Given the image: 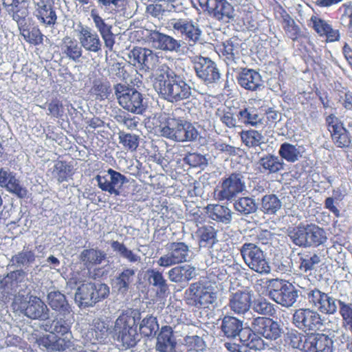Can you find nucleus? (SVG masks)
<instances>
[{
  "instance_id": "obj_52",
  "label": "nucleus",
  "mask_w": 352,
  "mask_h": 352,
  "mask_svg": "<svg viewBox=\"0 0 352 352\" xmlns=\"http://www.w3.org/2000/svg\"><path fill=\"white\" fill-rule=\"evenodd\" d=\"M338 304L343 327L352 332V303L338 300Z\"/></svg>"
},
{
  "instance_id": "obj_25",
  "label": "nucleus",
  "mask_w": 352,
  "mask_h": 352,
  "mask_svg": "<svg viewBox=\"0 0 352 352\" xmlns=\"http://www.w3.org/2000/svg\"><path fill=\"white\" fill-rule=\"evenodd\" d=\"M227 56V64L229 67L230 70H232L235 74L234 75L238 83L242 85V67H240L242 55V47L241 45H231L226 48Z\"/></svg>"
},
{
  "instance_id": "obj_26",
  "label": "nucleus",
  "mask_w": 352,
  "mask_h": 352,
  "mask_svg": "<svg viewBox=\"0 0 352 352\" xmlns=\"http://www.w3.org/2000/svg\"><path fill=\"white\" fill-rule=\"evenodd\" d=\"M25 316L31 319L46 320L49 318V309L37 297H30L26 307L23 309Z\"/></svg>"
},
{
  "instance_id": "obj_36",
  "label": "nucleus",
  "mask_w": 352,
  "mask_h": 352,
  "mask_svg": "<svg viewBox=\"0 0 352 352\" xmlns=\"http://www.w3.org/2000/svg\"><path fill=\"white\" fill-rule=\"evenodd\" d=\"M110 244L113 251L129 263L138 264L142 262L141 256L129 249L123 243L118 241H111Z\"/></svg>"
},
{
  "instance_id": "obj_56",
  "label": "nucleus",
  "mask_w": 352,
  "mask_h": 352,
  "mask_svg": "<svg viewBox=\"0 0 352 352\" xmlns=\"http://www.w3.org/2000/svg\"><path fill=\"white\" fill-rule=\"evenodd\" d=\"M115 119L118 123L122 124L129 130L137 129L140 118L136 116H131L126 113H122L116 116Z\"/></svg>"
},
{
  "instance_id": "obj_44",
  "label": "nucleus",
  "mask_w": 352,
  "mask_h": 352,
  "mask_svg": "<svg viewBox=\"0 0 352 352\" xmlns=\"http://www.w3.org/2000/svg\"><path fill=\"white\" fill-rule=\"evenodd\" d=\"M240 283L236 281L231 282V297L230 299V307L234 313L240 314L242 312V290L236 289Z\"/></svg>"
},
{
  "instance_id": "obj_61",
  "label": "nucleus",
  "mask_w": 352,
  "mask_h": 352,
  "mask_svg": "<svg viewBox=\"0 0 352 352\" xmlns=\"http://www.w3.org/2000/svg\"><path fill=\"white\" fill-rule=\"evenodd\" d=\"M126 0H98V6L105 11H117L122 8Z\"/></svg>"
},
{
  "instance_id": "obj_23",
  "label": "nucleus",
  "mask_w": 352,
  "mask_h": 352,
  "mask_svg": "<svg viewBox=\"0 0 352 352\" xmlns=\"http://www.w3.org/2000/svg\"><path fill=\"white\" fill-rule=\"evenodd\" d=\"M0 186L8 192L23 198L27 195V190L23 187L15 175L4 168L0 169Z\"/></svg>"
},
{
  "instance_id": "obj_40",
  "label": "nucleus",
  "mask_w": 352,
  "mask_h": 352,
  "mask_svg": "<svg viewBox=\"0 0 352 352\" xmlns=\"http://www.w3.org/2000/svg\"><path fill=\"white\" fill-rule=\"evenodd\" d=\"M47 302L51 308L58 311H69V305L64 294L59 291H51L47 294Z\"/></svg>"
},
{
  "instance_id": "obj_21",
  "label": "nucleus",
  "mask_w": 352,
  "mask_h": 352,
  "mask_svg": "<svg viewBox=\"0 0 352 352\" xmlns=\"http://www.w3.org/2000/svg\"><path fill=\"white\" fill-rule=\"evenodd\" d=\"M188 290L191 300L193 301L192 304L196 307H207L214 301V293L201 283L192 284Z\"/></svg>"
},
{
  "instance_id": "obj_59",
  "label": "nucleus",
  "mask_w": 352,
  "mask_h": 352,
  "mask_svg": "<svg viewBox=\"0 0 352 352\" xmlns=\"http://www.w3.org/2000/svg\"><path fill=\"white\" fill-rule=\"evenodd\" d=\"M201 245L206 246L207 244H214L215 241L216 232L214 229L211 227H203L199 230Z\"/></svg>"
},
{
  "instance_id": "obj_51",
  "label": "nucleus",
  "mask_w": 352,
  "mask_h": 352,
  "mask_svg": "<svg viewBox=\"0 0 352 352\" xmlns=\"http://www.w3.org/2000/svg\"><path fill=\"white\" fill-rule=\"evenodd\" d=\"M252 306L254 311L261 315L274 316L276 313L274 305L265 299L254 300Z\"/></svg>"
},
{
  "instance_id": "obj_39",
  "label": "nucleus",
  "mask_w": 352,
  "mask_h": 352,
  "mask_svg": "<svg viewBox=\"0 0 352 352\" xmlns=\"http://www.w3.org/2000/svg\"><path fill=\"white\" fill-rule=\"evenodd\" d=\"M206 210L209 217L214 221L225 223L230 221V210L226 206L210 204L206 207Z\"/></svg>"
},
{
  "instance_id": "obj_53",
  "label": "nucleus",
  "mask_w": 352,
  "mask_h": 352,
  "mask_svg": "<svg viewBox=\"0 0 352 352\" xmlns=\"http://www.w3.org/2000/svg\"><path fill=\"white\" fill-rule=\"evenodd\" d=\"M148 274L150 284L157 287L161 293H165L168 289V285L162 274L155 270L148 271Z\"/></svg>"
},
{
  "instance_id": "obj_43",
  "label": "nucleus",
  "mask_w": 352,
  "mask_h": 352,
  "mask_svg": "<svg viewBox=\"0 0 352 352\" xmlns=\"http://www.w3.org/2000/svg\"><path fill=\"white\" fill-rule=\"evenodd\" d=\"M36 256L34 252L23 250L14 255L10 260V265L16 267H25L35 261Z\"/></svg>"
},
{
  "instance_id": "obj_33",
  "label": "nucleus",
  "mask_w": 352,
  "mask_h": 352,
  "mask_svg": "<svg viewBox=\"0 0 352 352\" xmlns=\"http://www.w3.org/2000/svg\"><path fill=\"white\" fill-rule=\"evenodd\" d=\"M135 270L132 268H124L113 280V287L119 294H125L128 292L134 281Z\"/></svg>"
},
{
  "instance_id": "obj_28",
  "label": "nucleus",
  "mask_w": 352,
  "mask_h": 352,
  "mask_svg": "<svg viewBox=\"0 0 352 352\" xmlns=\"http://www.w3.org/2000/svg\"><path fill=\"white\" fill-rule=\"evenodd\" d=\"M34 15L38 21L45 26H53L57 16L52 6L47 3L38 2L35 4Z\"/></svg>"
},
{
  "instance_id": "obj_17",
  "label": "nucleus",
  "mask_w": 352,
  "mask_h": 352,
  "mask_svg": "<svg viewBox=\"0 0 352 352\" xmlns=\"http://www.w3.org/2000/svg\"><path fill=\"white\" fill-rule=\"evenodd\" d=\"M171 26L177 33L184 36L189 43H196L200 40L201 30L197 23L189 19L172 20Z\"/></svg>"
},
{
  "instance_id": "obj_31",
  "label": "nucleus",
  "mask_w": 352,
  "mask_h": 352,
  "mask_svg": "<svg viewBox=\"0 0 352 352\" xmlns=\"http://www.w3.org/2000/svg\"><path fill=\"white\" fill-rule=\"evenodd\" d=\"M255 322L258 326L257 331L264 338L270 340H276L280 336V329L278 322L266 318H258Z\"/></svg>"
},
{
  "instance_id": "obj_37",
  "label": "nucleus",
  "mask_w": 352,
  "mask_h": 352,
  "mask_svg": "<svg viewBox=\"0 0 352 352\" xmlns=\"http://www.w3.org/2000/svg\"><path fill=\"white\" fill-rule=\"evenodd\" d=\"M280 16L283 19V28L288 37L292 41H296L300 36V29L296 24L294 20L287 12V11L280 7Z\"/></svg>"
},
{
  "instance_id": "obj_1",
  "label": "nucleus",
  "mask_w": 352,
  "mask_h": 352,
  "mask_svg": "<svg viewBox=\"0 0 352 352\" xmlns=\"http://www.w3.org/2000/svg\"><path fill=\"white\" fill-rule=\"evenodd\" d=\"M154 88L162 98L172 103L188 99L192 95L191 86L165 64L156 70Z\"/></svg>"
},
{
  "instance_id": "obj_9",
  "label": "nucleus",
  "mask_w": 352,
  "mask_h": 352,
  "mask_svg": "<svg viewBox=\"0 0 352 352\" xmlns=\"http://www.w3.org/2000/svg\"><path fill=\"white\" fill-rule=\"evenodd\" d=\"M190 60L196 76L205 85L208 86L219 82L221 74L215 62L202 56H195Z\"/></svg>"
},
{
  "instance_id": "obj_24",
  "label": "nucleus",
  "mask_w": 352,
  "mask_h": 352,
  "mask_svg": "<svg viewBox=\"0 0 352 352\" xmlns=\"http://www.w3.org/2000/svg\"><path fill=\"white\" fill-rule=\"evenodd\" d=\"M333 342L324 333H312L307 338L305 352H333Z\"/></svg>"
},
{
  "instance_id": "obj_41",
  "label": "nucleus",
  "mask_w": 352,
  "mask_h": 352,
  "mask_svg": "<svg viewBox=\"0 0 352 352\" xmlns=\"http://www.w3.org/2000/svg\"><path fill=\"white\" fill-rule=\"evenodd\" d=\"M38 344L50 351H64L69 347L63 340L58 339L50 333L41 338L38 340Z\"/></svg>"
},
{
  "instance_id": "obj_58",
  "label": "nucleus",
  "mask_w": 352,
  "mask_h": 352,
  "mask_svg": "<svg viewBox=\"0 0 352 352\" xmlns=\"http://www.w3.org/2000/svg\"><path fill=\"white\" fill-rule=\"evenodd\" d=\"M320 261L319 256L316 254H307L300 258V269L307 272L314 268L315 265Z\"/></svg>"
},
{
  "instance_id": "obj_50",
  "label": "nucleus",
  "mask_w": 352,
  "mask_h": 352,
  "mask_svg": "<svg viewBox=\"0 0 352 352\" xmlns=\"http://www.w3.org/2000/svg\"><path fill=\"white\" fill-rule=\"evenodd\" d=\"M243 68V88L252 91L256 90L260 85L261 78L260 74L251 69L245 72Z\"/></svg>"
},
{
  "instance_id": "obj_30",
  "label": "nucleus",
  "mask_w": 352,
  "mask_h": 352,
  "mask_svg": "<svg viewBox=\"0 0 352 352\" xmlns=\"http://www.w3.org/2000/svg\"><path fill=\"white\" fill-rule=\"evenodd\" d=\"M176 342L170 326H163L157 338L156 350L158 352H173Z\"/></svg>"
},
{
  "instance_id": "obj_8",
  "label": "nucleus",
  "mask_w": 352,
  "mask_h": 352,
  "mask_svg": "<svg viewBox=\"0 0 352 352\" xmlns=\"http://www.w3.org/2000/svg\"><path fill=\"white\" fill-rule=\"evenodd\" d=\"M269 297L285 307H292L296 301L298 294L296 287L287 281L272 279L268 285Z\"/></svg>"
},
{
  "instance_id": "obj_20",
  "label": "nucleus",
  "mask_w": 352,
  "mask_h": 352,
  "mask_svg": "<svg viewBox=\"0 0 352 352\" xmlns=\"http://www.w3.org/2000/svg\"><path fill=\"white\" fill-rule=\"evenodd\" d=\"M241 192H242V176L240 174L233 173L223 181L218 198L219 200H230Z\"/></svg>"
},
{
  "instance_id": "obj_38",
  "label": "nucleus",
  "mask_w": 352,
  "mask_h": 352,
  "mask_svg": "<svg viewBox=\"0 0 352 352\" xmlns=\"http://www.w3.org/2000/svg\"><path fill=\"white\" fill-rule=\"evenodd\" d=\"M260 168L263 173H275L283 168V162L277 157L267 155L259 160Z\"/></svg>"
},
{
  "instance_id": "obj_7",
  "label": "nucleus",
  "mask_w": 352,
  "mask_h": 352,
  "mask_svg": "<svg viewBox=\"0 0 352 352\" xmlns=\"http://www.w3.org/2000/svg\"><path fill=\"white\" fill-rule=\"evenodd\" d=\"M113 88L120 105L124 109L136 114L144 111L146 106L142 94L120 83L115 85Z\"/></svg>"
},
{
  "instance_id": "obj_34",
  "label": "nucleus",
  "mask_w": 352,
  "mask_h": 352,
  "mask_svg": "<svg viewBox=\"0 0 352 352\" xmlns=\"http://www.w3.org/2000/svg\"><path fill=\"white\" fill-rule=\"evenodd\" d=\"M92 282H83L76 289L74 300L78 307H93Z\"/></svg>"
},
{
  "instance_id": "obj_49",
  "label": "nucleus",
  "mask_w": 352,
  "mask_h": 352,
  "mask_svg": "<svg viewBox=\"0 0 352 352\" xmlns=\"http://www.w3.org/2000/svg\"><path fill=\"white\" fill-rule=\"evenodd\" d=\"M159 329V324L155 317L148 316L144 318L140 324V331L142 335L149 337L155 335Z\"/></svg>"
},
{
  "instance_id": "obj_22",
  "label": "nucleus",
  "mask_w": 352,
  "mask_h": 352,
  "mask_svg": "<svg viewBox=\"0 0 352 352\" xmlns=\"http://www.w3.org/2000/svg\"><path fill=\"white\" fill-rule=\"evenodd\" d=\"M78 39L80 44L86 51L98 53L102 50V42L97 32L85 26L79 30Z\"/></svg>"
},
{
  "instance_id": "obj_64",
  "label": "nucleus",
  "mask_w": 352,
  "mask_h": 352,
  "mask_svg": "<svg viewBox=\"0 0 352 352\" xmlns=\"http://www.w3.org/2000/svg\"><path fill=\"white\" fill-rule=\"evenodd\" d=\"M243 143L249 147H254L261 144V135L256 131H248L245 133Z\"/></svg>"
},
{
  "instance_id": "obj_19",
  "label": "nucleus",
  "mask_w": 352,
  "mask_h": 352,
  "mask_svg": "<svg viewBox=\"0 0 352 352\" xmlns=\"http://www.w3.org/2000/svg\"><path fill=\"white\" fill-rule=\"evenodd\" d=\"M148 38L154 48L165 52H178L184 44L182 41L158 31H152Z\"/></svg>"
},
{
  "instance_id": "obj_12",
  "label": "nucleus",
  "mask_w": 352,
  "mask_h": 352,
  "mask_svg": "<svg viewBox=\"0 0 352 352\" xmlns=\"http://www.w3.org/2000/svg\"><path fill=\"white\" fill-rule=\"evenodd\" d=\"M325 122L333 144L341 148L349 146L351 143V136L349 131L344 127L343 122L334 114L329 115Z\"/></svg>"
},
{
  "instance_id": "obj_11",
  "label": "nucleus",
  "mask_w": 352,
  "mask_h": 352,
  "mask_svg": "<svg viewBox=\"0 0 352 352\" xmlns=\"http://www.w3.org/2000/svg\"><path fill=\"white\" fill-rule=\"evenodd\" d=\"M95 179L102 190L116 196L120 194L122 186L128 182L127 178L124 175L112 168L101 172L95 177Z\"/></svg>"
},
{
  "instance_id": "obj_4",
  "label": "nucleus",
  "mask_w": 352,
  "mask_h": 352,
  "mask_svg": "<svg viewBox=\"0 0 352 352\" xmlns=\"http://www.w3.org/2000/svg\"><path fill=\"white\" fill-rule=\"evenodd\" d=\"M112 336L125 349L135 346L140 340L135 317L128 314L120 315L115 321Z\"/></svg>"
},
{
  "instance_id": "obj_3",
  "label": "nucleus",
  "mask_w": 352,
  "mask_h": 352,
  "mask_svg": "<svg viewBox=\"0 0 352 352\" xmlns=\"http://www.w3.org/2000/svg\"><path fill=\"white\" fill-rule=\"evenodd\" d=\"M288 236L299 247H318L327 241L325 230L314 223L303 224L292 228Z\"/></svg>"
},
{
  "instance_id": "obj_48",
  "label": "nucleus",
  "mask_w": 352,
  "mask_h": 352,
  "mask_svg": "<svg viewBox=\"0 0 352 352\" xmlns=\"http://www.w3.org/2000/svg\"><path fill=\"white\" fill-rule=\"evenodd\" d=\"M281 207V202L275 195H267L262 198L261 210L265 214H275Z\"/></svg>"
},
{
  "instance_id": "obj_57",
  "label": "nucleus",
  "mask_w": 352,
  "mask_h": 352,
  "mask_svg": "<svg viewBox=\"0 0 352 352\" xmlns=\"http://www.w3.org/2000/svg\"><path fill=\"white\" fill-rule=\"evenodd\" d=\"M109 76L111 78L126 81L129 78V74L124 69V67L120 63H113L109 65L108 67Z\"/></svg>"
},
{
  "instance_id": "obj_2",
  "label": "nucleus",
  "mask_w": 352,
  "mask_h": 352,
  "mask_svg": "<svg viewBox=\"0 0 352 352\" xmlns=\"http://www.w3.org/2000/svg\"><path fill=\"white\" fill-rule=\"evenodd\" d=\"M2 3L12 13L24 40L34 45L41 44L43 34L37 26L31 24V19L28 17V0H2Z\"/></svg>"
},
{
  "instance_id": "obj_42",
  "label": "nucleus",
  "mask_w": 352,
  "mask_h": 352,
  "mask_svg": "<svg viewBox=\"0 0 352 352\" xmlns=\"http://www.w3.org/2000/svg\"><path fill=\"white\" fill-rule=\"evenodd\" d=\"M241 322L239 319L232 316H226L221 324L222 331L228 337L235 338L239 336L242 328Z\"/></svg>"
},
{
  "instance_id": "obj_47",
  "label": "nucleus",
  "mask_w": 352,
  "mask_h": 352,
  "mask_svg": "<svg viewBox=\"0 0 352 352\" xmlns=\"http://www.w3.org/2000/svg\"><path fill=\"white\" fill-rule=\"evenodd\" d=\"M245 335H247L248 338L243 340V346L254 350H261L263 349L264 342L263 339L253 332L250 328H243V336Z\"/></svg>"
},
{
  "instance_id": "obj_62",
  "label": "nucleus",
  "mask_w": 352,
  "mask_h": 352,
  "mask_svg": "<svg viewBox=\"0 0 352 352\" xmlns=\"http://www.w3.org/2000/svg\"><path fill=\"white\" fill-rule=\"evenodd\" d=\"M311 21L313 23L312 28L314 31L320 36L324 37L329 28L331 26L327 21L313 16L311 18Z\"/></svg>"
},
{
  "instance_id": "obj_14",
  "label": "nucleus",
  "mask_w": 352,
  "mask_h": 352,
  "mask_svg": "<svg viewBox=\"0 0 352 352\" xmlns=\"http://www.w3.org/2000/svg\"><path fill=\"white\" fill-rule=\"evenodd\" d=\"M243 261L250 269L258 273H268L270 267L266 261L263 252L251 243L243 244Z\"/></svg>"
},
{
  "instance_id": "obj_54",
  "label": "nucleus",
  "mask_w": 352,
  "mask_h": 352,
  "mask_svg": "<svg viewBox=\"0 0 352 352\" xmlns=\"http://www.w3.org/2000/svg\"><path fill=\"white\" fill-rule=\"evenodd\" d=\"M93 289V306L108 297L109 287L107 285L101 283H92Z\"/></svg>"
},
{
  "instance_id": "obj_18",
  "label": "nucleus",
  "mask_w": 352,
  "mask_h": 352,
  "mask_svg": "<svg viewBox=\"0 0 352 352\" xmlns=\"http://www.w3.org/2000/svg\"><path fill=\"white\" fill-rule=\"evenodd\" d=\"M71 320L66 318H56L52 321H47L43 324L44 330L54 335L58 339L63 340L65 344L71 346L72 334L70 331Z\"/></svg>"
},
{
  "instance_id": "obj_5",
  "label": "nucleus",
  "mask_w": 352,
  "mask_h": 352,
  "mask_svg": "<svg viewBox=\"0 0 352 352\" xmlns=\"http://www.w3.org/2000/svg\"><path fill=\"white\" fill-rule=\"evenodd\" d=\"M161 135L177 141L192 142L197 139L199 133L190 122L174 117H168L164 126H160Z\"/></svg>"
},
{
  "instance_id": "obj_15",
  "label": "nucleus",
  "mask_w": 352,
  "mask_h": 352,
  "mask_svg": "<svg viewBox=\"0 0 352 352\" xmlns=\"http://www.w3.org/2000/svg\"><path fill=\"white\" fill-rule=\"evenodd\" d=\"M129 62L141 70L153 69L158 61V56L152 50L135 47L128 54Z\"/></svg>"
},
{
  "instance_id": "obj_55",
  "label": "nucleus",
  "mask_w": 352,
  "mask_h": 352,
  "mask_svg": "<svg viewBox=\"0 0 352 352\" xmlns=\"http://www.w3.org/2000/svg\"><path fill=\"white\" fill-rule=\"evenodd\" d=\"M184 342L188 346L192 349V350H190L189 352L204 351L207 347L206 342L204 340V339L197 335L186 336L184 338Z\"/></svg>"
},
{
  "instance_id": "obj_60",
  "label": "nucleus",
  "mask_w": 352,
  "mask_h": 352,
  "mask_svg": "<svg viewBox=\"0 0 352 352\" xmlns=\"http://www.w3.org/2000/svg\"><path fill=\"white\" fill-rule=\"evenodd\" d=\"M138 136L134 134L126 133L119 134L120 143L131 151H135L138 146Z\"/></svg>"
},
{
  "instance_id": "obj_46",
  "label": "nucleus",
  "mask_w": 352,
  "mask_h": 352,
  "mask_svg": "<svg viewBox=\"0 0 352 352\" xmlns=\"http://www.w3.org/2000/svg\"><path fill=\"white\" fill-rule=\"evenodd\" d=\"M279 155L288 162H295L300 158V152L295 145L285 142L280 145Z\"/></svg>"
},
{
  "instance_id": "obj_32",
  "label": "nucleus",
  "mask_w": 352,
  "mask_h": 352,
  "mask_svg": "<svg viewBox=\"0 0 352 352\" xmlns=\"http://www.w3.org/2000/svg\"><path fill=\"white\" fill-rule=\"evenodd\" d=\"M106 258L107 254L98 248L85 249L79 256L80 261L87 269L100 265Z\"/></svg>"
},
{
  "instance_id": "obj_13",
  "label": "nucleus",
  "mask_w": 352,
  "mask_h": 352,
  "mask_svg": "<svg viewBox=\"0 0 352 352\" xmlns=\"http://www.w3.org/2000/svg\"><path fill=\"white\" fill-rule=\"evenodd\" d=\"M204 10L217 20L227 21L235 16L232 6L226 0H197Z\"/></svg>"
},
{
  "instance_id": "obj_10",
  "label": "nucleus",
  "mask_w": 352,
  "mask_h": 352,
  "mask_svg": "<svg viewBox=\"0 0 352 352\" xmlns=\"http://www.w3.org/2000/svg\"><path fill=\"white\" fill-rule=\"evenodd\" d=\"M167 254L157 260L158 265L168 267L189 261L192 255L190 247L184 242H172L166 245Z\"/></svg>"
},
{
  "instance_id": "obj_29",
  "label": "nucleus",
  "mask_w": 352,
  "mask_h": 352,
  "mask_svg": "<svg viewBox=\"0 0 352 352\" xmlns=\"http://www.w3.org/2000/svg\"><path fill=\"white\" fill-rule=\"evenodd\" d=\"M195 267L190 265L176 266L168 272V276L171 282L180 283L188 282L197 276Z\"/></svg>"
},
{
  "instance_id": "obj_35",
  "label": "nucleus",
  "mask_w": 352,
  "mask_h": 352,
  "mask_svg": "<svg viewBox=\"0 0 352 352\" xmlns=\"http://www.w3.org/2000/svg\"><path fill=\"white\" fill-rule=\"evenodd\" d=\"M63 54L69 59L77 62L82 56V46L77 41L69 36H66L63 40L61 45Z\"/></svg>"
},
{
  "instance_id": "obj_16",
  "label": "nucleus",
  "mask_w": 352,
  "mask_h": 352,
  "mask_svg": "<svg viewBox=\"0 0 352 352\" xmlns=\"http://www.w3.org/2000/svg\"><path fill=\"white\" fill-rule=\"evenodd\" d=\"M307 299L309 302L317 309L316 311L319 313L333 315L337 311L336 300L318 289L309 291L307 293Z\"/></svg>"
},
{
  "instance_id": "obj_45",
  "label": "nucleus",
  "mask_w": 352,
  "mask_h": 352,
  "mask_svg": "<svg viewBox=\"0 0 352 352\" xmlns=\"http://www.w3.org/2000/svg\"><path fill=\"white\" fill-rule=\"evenodd\" d=\"M285 342L294 349L306 351L307 338L296 330H292L287 333Z\"/></svg>"
},
{
  "instance_id": "obj_27",
  "label": "nucleus",
  "mask_w": 352,
  "mask_h": 352,
  "mask_svg": "<svg viewBox=\"0 0 352 352\" xmlns=\"http://www.w3.org/2000/svg\"><path fill=\"white\" fill-rule=\"evenodd\" d=\"M108 324L100 318H95L91 324L90 329L85 333V338L91 342V344H96V342H104L108 338Z\"/></svg>"
},
{
  "instance_id": "obj_63",
  "label": "nucleus",
  "mask_w": 352,
  "mask_h": 352,
  "mask_svg": "<svg viewBox=\"0 0 352 352\" xmlns=\"http://www.w3.org/2000/svg\"><path fill=\"white\" fill-rule=\"evenodd\" d=\"M91 16L95 24L96 28L98 30L100 35L104 33H108L109 31L112 30V25L107 23L98 14L92 11Z\"/></svg>"
},
{
  "instance_id": "obj_6",
  "label": "nucleus",
  "mask_w": 352,
  "mask_h": 352,
  "mask_svg": "<svg viewBox=\"0 0 352 352\" xmlns=\"http://www.w3.org/2000/svg\"><path fill=\"white\" fill-rule=\"evenodd\" d=\"M292 324L298 329L307 333H314L324 325V318L316 310L311 308H299L294 311Z\"/></svg>"
}]
</instances>
